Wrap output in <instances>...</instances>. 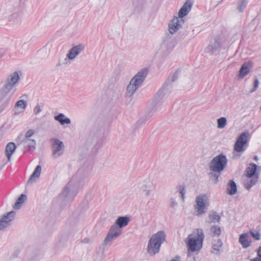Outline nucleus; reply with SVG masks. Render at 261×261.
<instances>
[{
  "label": "nucleus",
  "mask_w": 261,
  "mask_h": 261,
  "mask_svg": "<svg viewBox=\"0 0 261 261\" xmlns=\"http://www.w3.org/2000/svg\"><path fill=\"white\" fill-rule=\"evenodd\" d=\"M130 218L127 216L119 217L114 224L111 227L105 240L106 245L119 237L122 233V228L128 224Z\"/></svg>",
  "instance_id": "1"
},
{
  "label": "nucleus",
  "mask_w": 261,
  "mask_h": 261,
  "mask_svg": "<svg viewBox=\"0 0 261 261\" xmlns=\"http://www.w3.org/2000/svg\"><path fill=\"white\" fill-rule=\"evenodd\" d=\"M204 234L201 228L195 229L185 240L188 251L192 252L199 251L203 245Z\"/></svg>",
  "instance_id": "2"
},
{
  "label": "nucleus",
  "mask_w": 261,
  "mask_h": 261,
  "mask_svg": "<svg viewBox=\"0 0 261 261\" xmlns=\"http://www.w3.org/2000/svg\"><path fill=\"white\" fill-rule=\"evenodd\" d=\"M166 234L163 231H159L153 234L148 241L147 252L148 254L153 256L158 253L162 243L165 241Z\"/></svg>",
  "instance_id": "3"
},
{
  "label": "nucleus",
  "mask_w": 261,
  "mask_h": 261,
  "mask_svg": "<svg viewBox=\"0 0 261 261\" xmlns=\"http://www.w3.org/2000/svg\"><path fill=\"white\" fill-rule=\"evenodd\" d=\"M148 71L146 68H143L139 71L132 79L126 88V95L128 97H132L136 92L137 90L141 86L145 80Z\"/></svg>",
  "instance_id": "4"
},
{
  "label": "nucleus",
  "mask_w": 261,
  "mask_h": 261,
  "mask_svg": "<svg viewBox=\"0 0 261 261\" xmlns=\"http://www.w3.org/2000/svg\"><path fill=\"white\" fill-rule=\"evenodd\" d=\"M208 198L209 195L206 193L200 194L196 197L194 208L196 216H201L206 213L209 205Z\"/></svg>",
  "instance_id": "5"
},
{
  "label": "nucleus",
  "mask_w": 261,
  "mask_h": 261,
  "mask_svg": "<svg viewBox=\"0 0 261 261\" xmlns=\"http://www.w3.org/2000/svg\"><path fill=\"white\" fill-rule=\"evenodd\" d=\"M227 162L226 155L220 154L212 159L210 163L209 168L214 172H221L227 166Z\"/></svg>",
  "instance_id": "6"
},
{
  "label": "nucleus",
  "mask_w": 261,
  "mask_h": 261,
  "mask_svg": "<svg viewBox=\"0 0 261 261\" xmlns=\"http://www.w3.org/2000/svg\"><path fill=\"white\" fill-rule=\"evenodd\" d=\"M77 192L76 186L74 183L70 182L64 188L62 193L60 195V197H64L66 202L68 201L73 199Z\"/></svg>",
  "instance_id": "7"
},
{
  "label": "nucleus",
  "mask_w": 261,
  "mask_h": 261,
  "mask_svg": "<svg viewBox=\"0 0 261 261\" xmlns=\"http://www.w3.org/2000/svg\"><path fill=\"white\" fill-rule=\"evenodd\" d=\"M52 149V155L54 159L58 158L63 154L64 145L62 141L57 138H53L50 140Z\"/></svg>",
  "instance_id": "8"
},
{
  "label": "nucleus",
  "mask_w": 261,
  "mask_h": 261,
  "mask_svg": "<svg viewBox=\"0 0 261 261\" xmlns=\"http://www.w3.org/2000/svg\"><path fill=\"white\" fill-rule=\"evenodd\" d=\"M250 134L248 132L242 133L237 139L234 145V150L237 152H243L245 150L244 145L248 142Z\"/></svg>",
  "instance_id": "9"
},
{
  "label": "nucleus",
  "mask_w": 261,
  "mask_h": 261,
  "mask_svg": "<svg viewBox=\"0 0 261 261\" xmlns=\"http://www.w3.org/2000/svg\"><path fill=\"white\" fill-rule=\"evenodd\" d=\"M15 214L14 211H11L0 217V230H3L10 226Z\"/></svg>",
  "instance_id": "10"
},
{
  "label": "nucleus",
  "mask_w": 261,
  "mask_h": 261,
  "mask_svg": "<svg viewBox=\"0 0 261 261\" xmlns=\"http://www.w3.org/2000/svg\"><path fill=\"white\" fill-rule=\"evenodd\" d=\"M184 23L183 18H177L175 16L170 22L169 24V32L171 34H174L180 28Z\"/></svg>",
  "instance_id": "11"
},
{
  "label": "nucleus",
  "mask_w": 261,
  "mask_h": 261,
  "mask_svg": "<svg viewBox=\"0 0 261 261\" xmlns=\"http://www.w3.org/2000/svg\"><path fill=\"white\" fill-rule=\"evenodd\" d=\"M170 91L168 85H164L156 94L154 100L156 103L162 102L169 94Z\"/></svg>",
  "instance_id": "12"
},
{
  "label": "nucleus",
  "mask_w": 261,
  "mask_h": 261,
  "mask_svg": "<svg viewBox=\"0 0 261 261\" xmlns=\"http://www.w3.org/2000/svg\"><path fill=\"white\" fill-rule=\"evenodd\" d=\"M85 45L80 44L77 45L72 47L67 54L72 60H73L79 55L85 49Z\"/></svg>",
  "instance_id": "13"
},
{
  "label": "nucleus",
  "mask_w": 261,
  "mask_h": 261,
  "mask_svg": "<svg viewBox=\"0 0 261 261\" xmlns=\"http://www.w3.org/2000/svg\"><path fill=\"white\" fill-rule=\"evenodd\" d=\"M192 3L190 1H187L185 4L182 6L178 12V17L177 18H181L187 15L191 9Z\"/></svg>",
  "instance_id": "14"
},
{
  "label": "nucleus",
  "mask_w": 261,
  "mask_h": 261,
  "mask_svg": "<svg viewBox=\"0 0 261 261\" xmlns=\"http://www.w3.org/2000/svg\"><path fill=\"white\" fill-rule=\"evenodd\" d=\"M258 176L246 177L244 180V185L246 189L249 190L251 187L255 185L258 181Z\"/></svg>",
  "instance_id": "15"
},
{
  "label": "nucleus",
  "mask_w": 261,
  "mask_h": 261,
  "mask_svg": "<svg viewBox=\"0 0 261 261\" xmlns=\"http://www.w3.org/2000/svg\"><path fill=\"white\" fill-rule=\"evenodd\" d=\"M221 46V43L219 39H215L212 40L206 48L207 51L211 54L218 50Z\"/></svg>",
  "instance_id": "16"
},
{
  "label": "nucleus",
  "mask_w": 261,
  "mask_h": 261,
  "mask_svg": "<svg viewBox=\"0 0 261 261\" xmlns=\"http://www.w3.org/2000/svg\"><path fill=\"white\" fill-rule=\"evenodd\" d=\"M41 172V166L38 165L36 167L34 171L30 176L27 182L28 185L31 184L33 182H36L39 178Z\"/></svg>",
  "instance_id": "17"
},
{
  "label": "nucleus",
  "mask_w": 261,
  "mask_h": 261,
  "mask_svg": "<svg viewBox=\"0 0 261 261\" xmlns=\"http://www.w3.org/2000/svg\"><path fill=\"white\" fill-rule=\"evenodd\" d=\"M19 79L20 78L18 73L17 71H15L8 76L6 83L12 87H13L19 81Z\"/></svg>",
  "instance_id": "18"
},
{
  "label": "nucleus",
  "mask_w": 261,
  "mask_h": 261,
  "mask_svg": "<svg viewBox=\"0 0 261 261\" xmlns=\"http://www.w3.org/2000/svg\"><path fill=\"white\" fill-rule=\"evenodd\" d=\"M252 64L251 62H245L242 66L239 72V77L243 78L249 73L252 68Z\"/></svg>",
  "instance_id": "19"
},
{
  "label": "nucleus",
  "mask_w": 261,
  "mask_h": 261,
  "mask_svg": "<svg viewBox=\"0 0 261 261\" xmlns=\"http://www.w3.org/2000/svg\"><path fill=\"white\" fill-rule=\"evenodd\" d=\"M16 148L15 144L13 142H9L7 144L5 148V154L8 161H11L12 154L15 151Z\"/></svg>",
  "instance_id": "20"
},
{
  "label": "nucleus",
  "mask_w": 261,
  "mask_h": 261,
  "mask_svg": "<svg viewBox=\"0 0 261 261\" xmlns=\"http://www.w3.org/2000/svg\"><path fill=\"white\" fill-rule=\"evenodd\" d=\"M23 148H28L29 150L35 149L36 141L33 139H23L20 142Z\"/></svg>",
  "instance_id": "21"
},
{
  "label": "nucleus",
  "mask_w": 261,
  "mask_h": 261,
  "mask_svg": "<svg viewBox=\"0 0 261 261\" xmlns=\"http://www.w3.org/2000/svg\"><path fill=\"white\" fill-rule=\"evenodd\" d=\"M249 237L248 233H243L240 236L239 242L244 248H247L251 245V242L248 240Z\"/></svg>",
  "instance_id": "22"
},
{
  "label": "nucleus",
  "mask_w": 261,
  "mask_h": 261,
  "mask_svg": "<svg viewBox=\"0 0 261 261\" xmlns=\"http://www.w3.org/2000/svg\"><path fill=\"white\" fill-rule=\"evenodd\" d=\"M27 102L24 100H18L15 105V114H18L23 112L27 107Z\"/></svg>",
  "instance_id": "23"
},
{
  "label": "nucleus",
  "mask_w": 261,
  "mask_h": 261,
  "mask_svg": "<svg viewBox=\"0 0 261 261\" xmlns=\"http://www.w3.org/2000/svg\"><path fill=\"white\" fill-rule=\"evenodd\" d=\"M54 119L56 121H58L61 125H68L71 123L70 119L69 118L65 117V115L63 113H60L55 116Z\"/></svg>",
  "instance_id": "24"
},
{
  "label": "nucleus",
  "mask_w": 261,
  "mask_h": 261,
  "mask_svg": "<svg viewBox=\"0 0 261 261\" xmlns=\"http://www.w3.org/2000/svg\"><path fill=\"white\" fill-rule=\"evenodd\" d=\"M257 169V166L254 164H251L246 170V177L258 176L255 174Z\"/></svg>",
  "instance_id": "25"
},
{
  "label": "nucleus",
  "mask_w": 261,
  "mask_h": 261,
  "mask_svg": "<svg viewBox=\"0 0 261 261\" xmlns=\"http://www.w3.org/2000/svg\"><path fill=\"white\" fill-rule=\"evenodd\" d=\"M227 191L229 195H234L237 192V187L233 180H230L227 184Z\"/></svg>",
  "instance_id": "26"
},
{
  "label": "nucleus",
  "mask_w": 261,
  "mask_h": 261,
  "mask_svg": "<svg viewBox=\"0 0 261 261\" xmlns=\"http://www.w3.org/2000/svg\"><path fill=\"white\" fill-rule=\"evenodd\" d=\"M27 196L25 194H21V195L18 197L17 201L13 206V208L17 210L20 209L22 206V204L27 200Z\"/></svg>",
  "instance_id": "27"
},
{
  "label": "nucleus",
  "mask_w": 261,
  "mask_h": 261,
  "mask_svg": "<svg viewBox=\"0 0 261 261\" xmlns=\"http://www.w3.org/2000/svg\"><path fill=\"white\" fill-rule=\"evenodd\" d=\"M222 245V242L220 240H218L213 245L212 249L211 252L216 255H219L220 252V250Z\"/></svg>",
  "instance_id": "28"
},
{
  "label": "nucleus",
  "mask_w": 261,
  "mask_h": 261,
  "mask_svg": "<svg viewBox=\"0 0 261 261\" xmlns=\"http://www.w3.org/2000/svg\"><path fill=\"white\" fill-rule=\"evenodd\" d=\"M13 87L6 83L0 92L1 98L3 99L6 96L7 94L11 91Z\"/></svg>",
  "instance_id": "29"
},
{
  "label": "nucleus",
  "mask_w": 261,
  "mask_h": 261,
  "mask_svg": "<svg viewBox=\"0 0 261 261\" xmlns=\"http://www.w3.org/2000/svg\"><path fill=\"white\" fill-rule=\"evenodd\" d=\"M210 223L219 222L220 220V217L216 212L212 211L209 215Z\"/></svg>",
  "instance_id": "30"
},
{
  "label": "nucleus",
  "mask_w": 261,
  "mask_h": 261,
  "mask_svg": "<svg viewBox=\"0 0 261 261\" xmlns=\"http://www.w3.org/2000/svg\"><path fill=\"white\" fill-rule=\"evenodd\" d=\"M72 61L73 60L69 57H68L67 55H66V58H65L62 60H59L58 65L67 66L71 64Z\"/></svg>",
  "instance_id": "31"
},
{
  "label": "nucleus",
  "mask_w": 261,
  "mask_h": 261,
  "mask_svg": "<svg viewBox=\"0 0 261 261\" xmlns=\"http://www.w3.org/2000/svg\"><path fill=\"white\" fill-rule=\"evenodd\" d=\"M210 232L213 236L218 237L221 233V229L217 225H213L210 229Z\"/></svg>",
  "instance_id": "32"
},
{
  "label": "nucleus",
  "mask_w": 261,
  "mask_h": 261,
  "mask_svg": "<svg viewBox=\"0 0 261 261\" xmlns=\"http://www.w3.org/2000/svg\"><path fill=\"white\" fill-rule=\"evenodd\" d=\"M217 127L220 129L224 128L227 124V120L225 117H221L217 119Z\"/></svg>",
  "instance_id": "33"
},
{
  "label": "nucleus",
  "mask_w": 261,
  "mask_h": 261,
  "mask_svg": "<svg viewBox=\"0 0 261 261\" xmlns=\"http://www.w3.org/2000/svg\"><path fill=\"white\" fill-rule=\"evenodd\" d=\"M247 1L244 0H239L238 2V7L237 9L240 12H242L246 7Z\"/></svg>",
  "instance_id": "34"
},
{
  "label": "nucleus",
  "mask_w": 261,
  "mask_h": 261,
  "mask_svg": "<svg viewBox=\"0 0 261 261\" xmlns=\"http://www.w3.org/2000/svg\"><path fill=\"white\" fill-rule=\"evenodd\" d=\"M250 233L252 237L254 239V240L257 241L260 240V234L258 231H256L255 230L251 229L250 230Z\"/></svg>",
  "instance_id": "35"
},
{
  "label": "nucleus",
  "mask_w": 261,
  "mask_h": 261,
  "mask_svg": "<svg viewBox=\"0 0 261 261\" xmlns=\"http://www.w3.org/2000/svg\"><path fill=\"white\" fill-rule=\"evenodd\" d=\"M151 187V185L147 181H143L140 186L141 189L143 191L150 189Z\"/></svg>",
  "instance_id": "36"
},
{
  "label": "nucleus",
  "mask_w": 261,
  "mask_h": 261,
  "mask_svg": "<svg viewBox=\"0 0 261 261\" xmlns=\"http://www.w3.org/2000/svg\"><path fill=\"white\" fill-rule=\"evenodd\" d=\"M259 85V81L257 78H255L254 82L253 88L250 91V93H253L255 91Z\"/></svg>",
  "instance_id": "37"
},
{
  "label": "nucleus",
  "mask_w": 261,
  "mask_h": 261,
  "mask_svg": "<svg viewBox=\"0 0 261 261\" xmlns=\"http://www.w3.org/2000/svg\"><path fill=\"white\" fill-rule=\"evenodd\" d=\"M177 205V202L175 198H171L170 199V206L172 208H175Z\"/></svg>",
  "instance_id": "38"
},
{
  "label": "nucleus",
  "mask_w": 261,
  "mask_h": 261,
  "mask_svg": "<svg viewBox=\"0 0 261 261\" xmlns=\"http://www.w3.org/2000/svg\"><path fill=\"white\" fill-rule=\"evenodd\" d=\"M34 130L33 129H29L25 134V138L24 139H30L34 135Z\"/></svg>",
  "instance_id": "39"
},
{
  "label": "nucleus",
  "mask_w": 261,
  "mask_h": 261,
  "mask_svg": "<svg viewBox=\"0 0 261 261\" xmlns=\"http://www.w3.org/2000/svg\"><path fill=\"white\" fill-rule=\"evenodd\" d=\"M170 44V48H169V49L171 50L172 49L174 46V44L173 42H172L171 41L169 40H166L164 43H163V45L164 46H166V45H168V44Z\"/></svg>",
  "instance_id": "40"
},
{
  "label": "nucleus",
  "mask_w": 261,
  "mask_h": 261,
  "mask_svg": "<svg viewBox=\"0 0 261 261\" xmlns=\"http://www.w3.org/2000/svg\"><path fill=\"white\" fill-rule=\"evenodd\" d=\"M8 103L9 99H7L0 106V113L6 109L8 105Z\"/></svg>",
  "instance_id": "41"
},
{
  "label": "nucleus",
  "mask_w": 261,
  "mask_h": 261,
  "mask_svg": "<svg viewBox=\"0 0 261 261\" xmlns=\"http://www.w3.org/2000/svg\"><path fill=\"white\" fill-rule=\"evenodd\" d=\"M220 172H214V173H211L210 175H211L212 176H214V177L215 178V182L216 183L218 180V178L220 175Z\"/></svg>",
  "instance_id": "42"
},
{
  "label": "nucleus",
  "mask_w": 261,
  "mask_h": 261,
  "mask_svg": "<svg viewBox=\"0 0 261 261\" xmlns=\"http://www.w3.org/2000/svg\"><path fill=\"white\" fill-rule=\"evenodd\" d=\"M146 119V118L142 117L137 122V123L139 125H142L145 122Z\"/></svg>",
  "instance_id": "43"
},
{
  "label": "nucleus",
  "mask_w": 261,
  "mask_h": 261,
  "mask_svg": "<svg viewBox=\"0 0 261 261\" xmlns=\"http://www.w3.org/2000/svg\"><path fill=\"white\" fill-rule=\"evenodd\" d=\"M178 75H179L178 72H177V71L175 72L172 76V82L175 81L177 79Z\"/></svg>",
  "instance_id": "44"
},
{
  "label": "nucleus",
  "mask_w": 261,
  "mask_h": 261,
  "mask_svg": "<svg viewBox=\"0 0 261 261\" xmlns=\"http://www.w3.org/2000/svg\"><path fill=\"white\" fill-rule=\"evenodd\" d=\"M179 193L180 194V196H181L182 201H185V195L186 194L185 189H184L183 191L180 192Z\"/></svg>",
  "instance_id": "45"
},
{
  "label": "nucleus",
  "mask_w": 261,
  "mask_h": 261,
  "mask_svg": "<svg viewBox=\"0 0 261 261\" xmlns=\"http://www.w3.org/2000/svg\"><path fill=\"white\" fill-rule=\"evenodd\" d=\"M12 17L13 18H14L15 19H17L18 18H20V17H21V15H20V13H14L12 15Z\"/></svg>",
  "instance_id": "46"
},
{
  "label": "nucleus",
  "mask_w": 261,
  "mask_h": 261,
  "mask_svg": "<svg viewBox=\"0 0 261 261\" xmlns=\"http://www.w3.org/2000/svg\"><path fill=\"white\" fill-rule=\"evenodd\" d=\"M143 192H144L145 193V195L147 197L150 196L151 194V190H150V189L145 190V191H144Z\"/></svg>",
  "instance_id": "47"
},
{
  "label": "nucleus",
  "mask_w": 261,
  "mask_h": 261,
  "mask_svg": "<svg viewBox=\"0 0 261 261\" xmlns=\"http://www.w3.org/2000/svg\"><path fill=\"white\" fill-rule=\"evenodd\" d=\"M177 191L180 192L185 189V187L182 185H179L176 187Z\"/></svg>",
  "instance_id": "48"
},
{
  "label": "nucleus",
  "mask_w": 261,
  "mask_h": 261,
  "mask_svg": "<svg viewBox=\"0 0 261 261\" xmlns=\"http://www.w3.org/2000/svg\"><path fill=\"white\" fill-rule=\"evenodd\" d=\"M257 255L261 258V247H259L257 251Z\"/></svg>",
  "instance_id": "49"
},
{
  "label": "nucleus",
  "mask_w": 261,
  "mask_h": 261,
  "mask_svg": "<svg viewBox=\"0 0 261 261\" xmlns=\"http://www.w3.org/2000/svg\"><path fill=\"white\" fill-rule=\"evenodd\" d=\"M169 261H180V257L178 256H176L175 257V258L174 259H171Z\"/></svg>",
  "instance_id": "50"
},
{
  "label": "nucleus",
  "mask_w": 261,
  "mask_h": 261,
  "mask_svg": "<svg viewBox=\"0 0 261 261\" xmlns=\"http://www.w3.org/2000/svg\"><path fill=\"white\" fill-rule=\"evenodd\" d=\"M251 261H261V258L259 257H256L253 259H251Z\"/></svg>",
  "instance_id": "51"
},
{
  "label": "nucleus",
  "mask_w": 261,
  "mask_h": 261,
  "mask_svg": "<svg viewBox=\"0 0 261 261\" xmlns=\"http://www.w3.org/2000/svg\"><path fill=\"white\" fill-rule=\"evenodd\" d=\"M36 108H38V109H37V113H39L41 111V110L39 108H40L39 107H36Z\"/></svg>",
  "instance_id": "52"
},
{
  "label": "nucleus",
  "mask_w": 261,
  "mask_h": 261,
  "mask_svg": "<svg viewBox=\"0 0 261 261\" xmlns=\"http://www.w3.org/2000/svg\"><path fill=\"white\" fill-rule=\"evenodd\" d=\"M254 160H257V157L256 156H254Z\"/></svg>",
  "instance_id": "53"
},
{
  "label": "nucleus",
  "mask_w": 261,
  "mask_h": 261,
  "mask_svg": "<svg viewBox=\"0 0 261 261\" xmlns=\"http://www.w3.org/2000/svg\"><path fill=\"white\" fill-rule=\"evenodd\" d=\"M260 110H261V106H260Z\"/></svg>",
  "instance_id": "54"
}]
</instances>
